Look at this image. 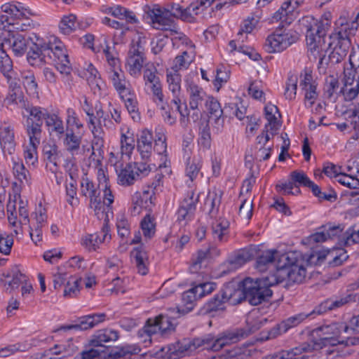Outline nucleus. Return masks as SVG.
<instances>
[{
  "label": "nucleus",
  "instance_id": "39",
  "mask_svg": "<svg viewBox=\"0 0 359 359\" xmlns=\"http://www.w3.org/2000/svg\"><path fill=\"white\" fill-rule=\"evenodd\" d=\"M25 127L29 138V143L39 145L42 134V126L40 125V123H34L32 118H27Z\"/></svg>",
  "mask_w": 359,
  "mask_h": 359
},
{
  "label": "nucleus",
  "instance_id": "13",
  "mask_svg": "<svg viewBox=\"0 0 359 359\" xmlns=\"http://www.w3.org/2000/svg\"><path fill=\"white\" fill-rule=\"evenodd\" d=\"M304 0H287L273 14V22L280 21L281 23L290 25L294 20L299 13V8L303 4Z\"/></svg>",
  "mask_w": 359,
  "mask_h": 359
},
{
  "label": "nucleus",
  "instance_id": "61",
  "mask_svg": "<svg viewBox=\"0 0 359 359\" xmlns=\"http://www.w3.org/2000/svg\"><path fill=\"white\" fill-rule=\"evenodd\" d=\"M201 168V161L199 159L193 158L191 161L189 158L186 167V176L192 183L198 177Z\"/></svg>",
  "mask_w": 359,
  "mask_h": 359
},
{
  "label": "nucleus",
  "instance_id": "37",
  "mask_svg": "<svg viewBox=\"0 0 359 359\" xmlns=\"http://www.w3.org/2000/svg\"><path fill=\"white\" fill-rule=\"evenodd\" d=\"M265 118L268 123L265 125V129H270L272 135H274L276 131L278 129L280 124L278 117L280 114L278 109L276 105L268 104L264 108Z\"/></svg>",
  "mask_w": 359,
  "mask_h": 359
},
{
  "label": "nucleus",
  "instance_id": "36",
  "mask_svg": "<svg viewBox=\"0 0 359 359\" xmlns=\"http://www.w3.org/2000/svg\"><path fill=\"white\" fill-rule=\"evenodd\" d=\"M166 137L163 131L157 132L156 134V139L154 147L153 150L157 154L161 156V163L158 165L159 168H167V163L168 162L167 158V144H166Z\"/></svg>",
  "mask_w": 359,
  "mask_h": 359
},
{
  "label": "nucleus",
  "instance_id": "11",
  "mask_svg": "<svg viewBox=\"0 0 359 359\" xmlns=\"http://www.w3.org/2000/svg\"><path fill=\"white\" fill-rule=\"evenodd\" d=\"M248 0H194L185 8L187 22H194L196 17L210 7L215 1H218L216 9H221L227 3L243 4Z\"/></svg>",
  "mask_w": 359,
  "mask_h": 359
},
{
  "label": "nucleus",
  "instance_id": "53",
  "mask_svg": "<svg viewBox=\"0 0 359 359\" xmlns=\"http://www.w3.org/2000/svg\"><path fill=\"white\" fill-rule=\"evenodd\" d=\"M46 124L52 132L57 135H62L65 133V127L61 118L55 114H49L46 116Z\"/></svg>",
  "mask_w": 359,
  "mask_h": 359
},
{
  "label": "nucleus",
  "instance_id": "15",
  "mask_svg": "<svg viewBox=\"0 0 359 359\" xmlns=\"http://www.w3.org/2000/svg\"><path fill=\"white\" fill-rule=\"evenodd\" d=\"M198 198L199 194H196L194 191L191 190L188 193L187 197L182 202L177 212V221L180 222H184V224H186L187 221L192 218Z\"/></svg>",
  "mask_w": 359,
  "mask_h": 359
},
{
  "label": "nucleus",
  "instance_id": "48",
  "mask_svg": "<svg viewBox=\"0 0 359 359\" xmlns=\"http://www.w3.org/2000/svg\"><path fill=\"white\" fill-rule=\"evenodd\" d=\"M143 79L146 87L151 89L161 85L159 77L157 76V70L153 67H146L143 72Z\"/></svg>",
  "mask_w": 359,
  "mask_h": 359
},
{
  "label": "nucleus",
  "instance_id": "23",
  "mask_svg": "<svg viewBox=\"0 0 359 359\" xmlns=\"http://www.w3.org/2000/svg\"><path fill=\"white\" fill-rule=\"evenodd\" d=\"M167 354L170 359H177L190 354L195 351L192 339H184L182 341L169 345Z\"/></svg>",
  "mask_w": 359,
  "mask_h": 359
},
{
  "label": "nucleus",
  "instance_id": "58",
  "mask_svg": "<svg viewBox=\"0 0 359 359\" xmlns=\"http://www.w3.org/2000/svg\"><path fill=\"white\" fill-rule=\"evenodd\" d=\"M112 16L120 20H125L128 23H136L137 22L133 12L120 6L113 7Z\"/></svg>",
  "mask_w": 359,
  "mask_h": 359
},
{
  "label": "nucleus",
  "instance_id": "59",
  "mask_svg": "<svg viewBox=\"0 0 359 359\" xmlns=\"http://www.w3.org/2000/svg\"><path fill=\"white\" fill-rule=\"evenodd\" d=\"M154 334H156V332L147 320L145 325L138 331L137 337L140 343H142L144 346L147 347L151 344V337Z\"/></svg>",
  "mask_w": 359,
  "mask_h": 359
},
{
  "label": "nucleus",
  "instance_id": "42",
  "mask_svg": "<svg viewBox=\"0 0 359 359\" xmlns=\"http://www.w3.org/2000/svg\"><path fill=\"white\" fill-rule=\"evenodd\" d=\"M81 143V136L79 132H74L73 129H67L64 144L69 152L74 154L77 152Z\"/></svg>",
  "mask_w": 359,
  "mask_h": 359
},
{
  "label": "nucleus",
  "instance_id": "9",
  "mask_svg": "<svg viewBox=\"0 0 359 359\" xmlns=\"http://www.w3.org/2000/svg\"><path fill=\"white\" fill-rule=\"evenodd\" d=\"M101 187L88 177H83L81 182V194L89 200L88 207L98 217L104 216V204L100 196Z\"/></svg>",
  "mask_w": 359,
  "mask_h": 359
},
{
  "label": "nucleus",
  "instance_id": "46",
  "mask_svg": "<svg viewBox=\"0 0 359 359\" xmlns=\"http://www.w3.org/2000/svg\"><path fill=\"white\" fill-rule=\"evenodd\" d=\"M262 11L257 9L250 16H248L242 23L241 29L238 35L243 33L250 34L255 28L260 19L262 18Z\"/></svg>",
  "mask_w": 359,
  "mask_h": 359
},
{
  "label": "nucleus",
  "instance_id": "44",
  "mask_svg": "<svg viewBox=\"0 0 359 359\" xmlns=\"http://www.w3.org/2000/svg\"><path fill=\"white\" fill-rule=\"evenodd\" d=\"M136 178L134 166L132 163H128L120 170L117 180L120 185L127 187L133 184Z\"/></svg>",
  "mask_w": 359,
  "mask_h": 359
},
{
  "label": "nucleus",
  "instance_id": "14",
  "mask_svg": "<svg viewBox=\"0 0 359 359\" xmlns=\"http://www.w3.org/2000/svg\"><path fill=\"white\" fill-rule=\"evenodd\" d=\"M252 329L237 328L233 330L224 332L216 337L215 347L217 351L231 344L236 343L241 339L247 337L251 334Z\"/></svg>",
  "mask_w": 359,
  "mask_h": 359
},
{
  "label": "nucleus",
  "instance_id": "64",
  "mask_svg": "<svg viewBox=\"0 0 359 359\" xmlns=\"http://www.w3.org/2000/svg\"><path fill=\"white\" fill-rule=\"evenodd\" d=\"M337 181L344 186L350 189L359 188V178L355 177L353 173H339L336 175Z\"/></svg>",
  "mask_w": 359,
  "mask_h": 359
},
{
  "label": "nucleus",
  "instance_id": "19",
  "mask_svg": "<svg viewBox=\"0 0 359 359\" xmlns=\"http://www.w3.org/2000/svg\"><path fill=\"white\" fill-rule=\"evenodd\" d=\"M100 235L89 234L82 238L81 244L89 251H95L99 248L100 243L111 239L108 222L104 219Z\"/></svg>",
  "mask_w": 359,
  "mask_h": 359
},
{
  "label": "nucleus",
  "instance_id": "60",
  "mask_svg": "<svg viewBox=\"0 0 359 359\" xmlns=\"http://www.w3.org/2000/svg\"><path fill=\"white\" fill-rule=\"evenodd\" d=\"M341 230L338 226H333L330 228L327 233L317 232L309 236V242L311 243H321L325 241L328 238H332L337 236Z\"/></svg>",
  "mask_w": 359,
  "mask_h": 359
},
{
  "label": "nucleus",
  "instance_id": "54",
  "mask_svg": "<svg viewBox=\"0 0 359 359\" xmlns=\"http://www.w3.org/2000/svg\"><path fill=\"white\" fill-rule=\"evenodd\" d=\"M78 26L76 17L73 14L64 16L59 24V28L64 34H71Z\"/></svg>",
  "mask_w": 359,
  "mask_h": 359
},
{
  "label": "nucleus",
  "instance_id": "51",
  "mask_svg": "<svg viewBox=\"0 0 359 359\" xmlns=\"http://www.w3.org/2000/svg\"><path fill=\"white\" fill-rule=\"evenodd\" d=\"M13 172L17 180H18L21 184H29V172L25 168L22 161H13Z\"/></svg>",
  "mask_w": 359,
  "mask_h": 359
},
{
  "label": "nucleus",
  "instance_id": "1",
  "mask_svg": "<svg viewBox=\"0 0 359 359\" xmlns=\"http://www.w3.org/2000/svg\"><path fill=\"white\" fill-rule=\"evenodd\" d=\"M302 254L290 251L281 254L276 263L274 274L254 280L245 278L240 285L244 299L252 305H258L272 295L270 287L285 282L287 286L292 283H300L306 277V268L303 265Z\"/></svg>",
  "mask_w": 359,
  "mask_h": 359
},
{
  "label": "nucleus",
  "instance_id": "33",
  "mask_svg": "<svg viewBox=\"0 0 359 359\" xmlns=\"http://www.w3.org/2000/svg\"><path fill=\"white\" fill-rule=\"evenodd\" d=\"M231 290L228 288L222 290L206 304L207 310L208 311L224 310L225 309V303L231 301Z\"/></svg>",
  "mask_w": 359,
  "mask_h": 359
},
{
  "label": "nucleus",
  "instance_id": "45",
  "mask_svg": "<svg viewBox=\"0 0 359 359\" xmlns=\"http://www.w3.org/2000/svg\"><path fill=\"white\" fill-rule=\"evenodd\" d=\"M221 194L217 193L215 191H210L207 196L205 205L207 208H209V215L211 218L216 217L219 207L221 203Z\"/></svg>",
  "mask_w": 359,
  "mask_h": 359
},
{
  "label": "nucleus",
  "instance_id": "2",
  "mask_svg": "<svg viewBox=\"0 0 359 359\" xmlns=\"http://www.w3.org/2000/svg\"><path fill=\"white\" fill-rule=\"evenodd\" d=\"M0 45L8 46L17 56H22L29 48L27 59L33 67L53 64L61 74L69 75L71 73L72 66L67 49L64 43L55 36L50 37L46 41L35 34L27 36L20 34H12Z\"/></svg>",
  "mask_w": 359,
  "mask_h": 359
},
{
  "label": "nucleus",
  "instance_id": "27",
  "mask_svg": "<svg viewBox=\"0 0 359 359\" xmlns=\"http://www.w3.org/2000/svg\"><path fill=\"white\" fill-rule=\"evenodd\" d=\"M153 136L150 131L142 130L137 140V149L143 160H148L153 151Z\"/></svg>",
  "mask_w": 359,
  "mask_h": 359
},
{
  "label": "nucleus",
  "instance_id": "24",
  "mask_svg": "<svg viewBox=\"0 0 359 359\" xmlns=\"http://www.w3.org/2000/svg\"><path fill=\"white\" fill-rule=\"evenodd\" d=\"M187 92L189 98V107L191 109H199L200 106L204 102L205 104L209 96L202 88L193 82L187 83Z\"/></svg>",
  "mask_w": 359,
  "mask_h": 359
},
{
  "label": "nucleus",
  "instance_id": "55",
  "mask_svg": "<svg viewBox=\"0 0 359 359\" xmlns=\"http://www.w3.org/2000/svg\"><path fill=\"white\" fill-rule=\"evenodd\" d=\"M25 109L29 114V118H32L34 120V123H39L40 125H43V120H46V116H48L50 113L46 109L34 107V106H29L25 107Z\"/></svg>",
  "mask_w": 359,
  "mask_h": 359
},
{
  "label": "nucleus",
  "instance_id": "56",
  "mask_svg": "<svg viewBox=\"0 0 359 359\" xmlns=\"http://www.w3.org/2000/svg\"><path fill=\"white\" fill-rule=\"evenodd\" d=\"M93 134L94 138L92 142V156L96 155L102 156L103 154V147L104 145V140L103 137V131L102 128L96 129L95 130H90Z\"/></svg>",
  "mask_w": 359,
  "mask_h": 359
},
{
  "label": "nucleus",
  "instance_id": "12",
  "mask_svg": "<svg viewBox=\"0 0 359 359\" xmlns=\"http://www.w3.org/2000/svg\"><path fill=\"white\" fill-rule=\"evenodd\" d=\"M315 311H312L310 313H300L294 316H290L287 319L283 320L280 323L276 325L275 327L271 328L270 330L266 332V334L264 335V332L262 333V339L269 340L274 339L278 336L285 333L290 328L294 327L302 323L305 319L315 313Z\"/></svg>",
  "mask_w": 359,
  "mask_h": 359
},
{
  "label": "nucleus",
  "instance_id": "28",
  "mask_svg": "<svg viewBox=\"0 0 359 359\" xmlns=\"http://www.w3.org/2000/svg\"><path fill=\"white\" fill-rule=\"evenodd\" d=\"M148 320L156 334H160L162 336L168 334L175 328L171 318L165 315L161 314L154 318H149Z\"/></svg>",
  "mask_w": 359,
  "mask_h": 359
},
{
  "label": "nucleus",
  "instance_id": "20",
  "mask_svg": "<svg viewBox=\"0 0 359 359\" xmlns=\"http://www.w3.org/2000/svg\"><path fill=\"white\" fill-rule=\"evenodd\" d=\"M16 144L13 127L7 124L0 126V145L4 154H14Z\"/></svg>",
  "mask_w": 359,
  "mask_h": 359
},
{
  "label": "nucleus",
  "instance_id": "49",
  "mask_svg": "<svg viewBox=\"0 0 359 359\" xmlns=\"http://www.w3.org/2000/svg\"><path fill=\"white\" fill-rule=\"evenodd\" d=\"M195 350L199 348H203L212 351H217L215 347L216 337L212 334H209L200 337H196L192 339Z\"/></svg>",
  "mask_w": 359,
  "mask_h": 359
},
{
  "label": "nucleus",
  "instance_id": "6",
  "mask_svg": "<svg viewBox=\"0 0 359 359\" xmlns=\"http://www.w3.org/2000/svg\"><path fill=\"white\" fill-rule=\"evenodd\" d=\"M157 29H168L172 23V18H180L187 22L185 8L180 4H168L165 7L159 5L147 6L144 9Z\"/></svg>",
  "mask_w": 359,
  "mask_h": 359
},
{
  "label": "nucleus",
  "instance_id": "43",
  "mask_svg": "<svg viewBox=\"0 0 359 359\" xmlns=\"http://www.w3.org/2000/svg\"><path fill=\"white\" fill-rule=\"evenodd\" d=\"M141 348L137 344H126L117 348L112 353L113 359H133L132 356L140 353Z\"/></svg>",
  "mask_w": 359,
  "mask_h": 359
},
{
  "label": "nucleus",
  "instance_id": "40",
  "mask_svg": "<svg viewBox=\"0 0 359 359\" xmlns=\"http://www.w3.org/2000/svg\"><path fill=\"white\" fill-rule=\"evenodd\" d=\"M20 79L22 80L27 93L34 97H37L39 88L34 73L29 70L22 71L20 72Z\"/></svg>",
  "mask_w": 359,
  "mask_h": 359
},
{
  "label": "nucleus",
  "instance_id": "38",
  "mask_svg": "<svg viewBox=\"0 0 359 359\" xmlns=\"http://www.w3.org/2000/svg\"><path fill=\"white\" fill-rule=\"evenodd\" d=\"M281 255L276 250H269L264 251L256 261V268L261 272L266 270L268 266L273 264L276 260H278Z\"/></svg>",
  "mask_w": 359,
  "mask_h": 359
},
{
  "label": "nucleus",
  "instance_id": "31",
  "mask_svg": "<svg viewBox=\"0 0 359 359\" xmlns=\"http://www.w3.org/2000/svg\"><path fill=\"white\" fill-rule=\"evenodd\" d=\"M85 76L93 93L100 95L104 84L97 70L91 64L88 66Z\"/></svg>",
  "mask_w": 359,
  "mask_h": 359
},
{
  "label": "nucleus",
  "instance_id": "30",
  "mask_svg": "<svg viewBox=\"0 0 359 359\" xmlns=\"http://www.w3.org/2000/svg\"><path fill=\"white\" fill-rule=\"evenodd\" d=\"M300 86L305 93L306 106L311 107L318 97L316 85L311 74H305L304 79L300 82Z\"/></svg>",
  "mask_w": 359,
  "mask_h": 359
},
{
  "label": "nucleus",
  "instance_id": "62",
  "mask_svg": "<svg viewBox=\"0 0 359 359\" xmlns=\"http://www.w3.org/2000/svg\"><path fill=\"white\" fill-rule=\"evenodd\" d=\"M132 204L133 205V212L139 214L142 208H148L152 204V200H145L143 194L140 192L135 193L132 196Z\"/></svg>",
  "mask_w": 359,
  "mask_h": 359
},
{
  "label": "nucleus",
  "instance_id": "18",
  "mask_svg": "<svg viewBox=\"0 0 359 359\" xmlns=\"http://www.w3.org/2000/svg\"><path fill=\"white\" fill-rule=\"evenodd\" d=\"M119 338V332L111 328L97 330L90 337L89 345L92 347H106Z\"/></svg>",
  "mask_w": 359,
  "mask_h": 359
},
{
  "label": "nucleus",
  "instance_id": "32",
  "mask_svg": "<svg viewBox=\"0 0 359 359\" xmlns=\"http://www.w3.org/2000/svg\"><path fill=\"white\" fill-rule=\"evenodd\" d=\"M131 256L137 269V272L144 276L148 271L149 259L147 252L142 246L135 248L131 252Z\"/></svg>",
  "mask_w": 359,
  "mask_h": 359
},
{
  "label": "nucleus",
  "instance_id": "52",
  "mask_svg": "<svg viewBox=\"0 0 359 359\" xmlns=\"http://www.w3.org/2000/svg\"><path fill=\"white\" fill-rule=\"evenodd\" d=\"M20 200H21L20 195L16 194L13 196V198L10 196L7 203L8 219L10 224L13 226H16L18 223L17 204Z\"/></svg>",
  "mask_w": 359,
  "mask_h": 359
},
{
  "label": "nucleus",
  "instance_id": "3",
  "mask_svg": "<svg viewBox=\"0 0 359 359\" xmlns=\"http://www.w3.org/2000/svg\"><path fill=\"white\" fill-rule=\"evenodd\" d=\"M331 22L330 12L325 13L319 20L312 16H305L300 20L302 26L306 30V44L311 52L319 53L325 48V36Z\"/></svg>",
  "mask_w": 359,
  "mask_h": 359
},
{
  "label": "nucleus",
  "instance_id": "7",
  "mask_svg": "<svg viewBox=\"0 0 359 359\" xmlns=\"http://www.w3.org/2000/svg\"><path fill=\"white\" fill-rule=\"evenodd\" d=\"M313 332L320 337L325 345L327 343L336 345L344 344L345 339H349L351 330L345 322L339 321L324 324L314 329ZM348 343V341H346V344Z\"/></svg>",
  "mask_w": 359,
  "mask_h": 359
},
{
  "label": "nucleus",
  "instance_id": "25",
  "mask_svg": "<svg viewBox=\"0 0 359 359\" xmlns=\"http://www.w3.org/2000/svg\"><path fill=\"white\" fill-rule=\"evenodd\" d=\"M93 119L90 122V116H88V126L90 130H95L98 128H102V124L103 123L105 127H111L112 124L111 121H108V114H105L103 110L102 106L100 102H97L93 107Z\"/></svg>",
  "mask_w": 359,
  "mask_h": 359
},
{
  "label": "nucleus",
  "instance_id": "26",
  "mask_svg": "<svg viewBox=\"0 0 359 359\" xmlns=\"http://www.w3.org/2000/svg\"><path fill=\"white\" fill-rule=\"evenodd\" d=\"M255 252V250L253 248L241 249L234 252L228 259V267L231 270L240 268L246 262L252 259Z\"/></svg>",
  "mask_w": 359,
  "mask_h": 359
},
{
  "label": "nucleus",
  "instance_id": "57",
  "mask_svg": "<svg viewBox=\"0 0 359 359\" xmlns=\"http://www.w3.org/2000/svg\"><path fill=\"white\" fill-rule=\"evenodd\" d=\"M207 252L203 250H200L192 259V264L189 267L190 272L197 273L198 271L207 264Z\"/></svg>",
  "mask_w": 359,
  "mask_h": 359
},
{
  "label": "nucleus",
  "instance_id": "8",
  "mask_svg": "<svg viewBox=\"0 0 359 359\" xmlns=\"http://www.w3.org/2000/svg\"><path fill=\"white\" fill-rule=\"evenodd\" d=\"M144 37L138 36L132 41L130 48L128 53L126 63V69L130 76L137 78L140 76L143 64L145 60Z\"/></svg>",
  "mask_w": 359,
  "mask_h": 359
},
{
  "label": "nucleus",
  "instance_id": "5",
  "mask_svg": "<svg viewBox=\"0 0 359 359\" xmlns=\"http://www.w3.org/2000/svg\"><path fill=\"white\" fill-rule=\"evenodd\" d=\"M102 42L100 48L97 51L102 50L108 65L107 69L108 78L120 97H125L130 94V90L132 89L130 83L126 79L125 74L121 69L119 59L110 50L106 37H103Z\"/></svg>",
  "mask_w": 359,
  "mask_h": 359
},
{
  "label": "nucleus",
  "instance_id": "17",
  "mask_svg": "<svg viewBox=\"0 0 359 359\" xmlns=\"http://www.w3.org/2000/svg\"><path fill=\"white\" fill-rule=\"evenodd\" d=\"M152 93V100L156 107L161 111V114L164 117V120L170 125L175 123L174 118L170 111V104L166 100L162 90V85L150 89Z\"/></svg>",
  "mask_w": 359,
  "mask_h": 359
},
{
  "label": "nucleus",
  "instance_id": "34",
  "mask_svg": "<svg viewBox=\"0 0 359 359\" xmlns=\"http://www.w3.org/2000/svg\"><path fill=\"white\" fill-rule=\"evenodd\" d=\"M229 226V222L222 217H219L212 222V234L215 241H226Z\"/></svg>",
  "mask_w": 359,
  "mask_h": 359
},
{
  "label": "nucleus",
  "instance_id": "16",
  "mask_svg": "<svg viewBox=\"0 0 359 359\" xmlns=\"http://www.w3.org/2000/svg\"><path fill=\"white\" fill-rule=\"evenodd\" d=\"M106 314L104 313L84 316L79 318L76 324L62 326L60 327V330H87L92 329L104 322L106 320Z\"/></svg>",
  "mask_w": 359,
  "mask_h": 359
},
{
  "label": "nucleus",
  "instance_id": "4",
  "mask_svg": "<svg viewBox=\"0 0 359 359\" xmlns=\"http://www.w3.org/2000/svg\"><path fill=\"white\" fill-rule=\"evenodd\" d=\"M336 26L334 35L338 42L329 55V60L332 64L341 62L350 52L353 46L350 36L355 34L358 23L356 20L348 21L345 18L341 17L336 22Z\"/></svg>",
  "mask_w": 359,
  "mask_h": 359
},
{
  "label": "nucleus",
  "instance_id": "10",
  "mask_svg": "<svg viewBox=\"0 0 359 359\" xmlns=\"http://www.w3.org/2000/svg\"><path fill=\"white\" fill-rule=\"evenodd\" d=\"M297 40V36L291 32H275L266 38L264 44L268 53H280L287 48Z\"/></svg>",
  "mask_w": 359,
  "mask_h": 359
},
{
  "label": "nucleus",
  "instance_id": "29",
  "mask_svg": "<svg viewBox=\"0 0 359 359\" xmlns=\"http://www.w3.org/2000/svg\"><path fill=\"white\" fill-rule=\"evenodd\" d=\"M166 81L168 89L173 95V99L171 100V103L178 102L181 92V74L176 72V70L168 69L166 70Z\"/></svg>",
  "mask_w": 359,
  "mask_h": 359
},
{
  "label": "nucleus",
  "instance_id": "41",
  "mask_svg": "<svg viewBox=\"0 0 359 359\" xmlns=\"http://www.w3.org/2000/svg\"><path fill=\"white\" fill-rule=\"evenodd\" d=\"M195 57L194 50H183L182 55L175 57L173 65L170 69L180 70L187 69L194 61Z\"/></svg>",
  "mask_w": 359,
  "mask_h": 359
},
{
  "label": "nucleus",
  "instance_id": "35",
  "mask_svg": "<svg viewBox=\"0 0 359 359\" xmlns=\"http://www.w3.org/2000/svg\"><path fill=\"white\" fill-rule=\"evenodd\" d=\"M135 147V140L132 132L128 130L126 133H121L120 137V154L121 158L124 156L128 159Z\"/></svg>",
  "mask_w": 359,
  "mask_h": 359
},
{
  "label": "nucleus",
  "instance_id": "21",
  "mask_svg": "<svg viewBox=\"0 0 359 359\" xmlns=\"http://www.w3.org/2000/svg\"><path fill=\"white\" fill-rule=\"evenodd\" d=\"M318 349V343L313 344H303L290 351H283L280 353V359H318V354L307 355L303 353H309Z\"/></svg>",
  "mask_w": 359,
  "mask_h": 359
},
{
  "label": "nucleus",
  "instance_id": "22",
  "mask_svg": "<svg viewBox=\"0 0 359 359\" xmlns=\"http://www.w3.org/2000/svg\"><path fill=\"white\" fill-rule=\"evenodd\" d=\"M351 74L350 71L344 72V84L340 92L343 94L346 101L354 100L359 93V77Z\"/></svg>",
  "mask_w": 359,
  "mask_h": 359
},
{
  "label": "nucleus",
  "instance_id": "50",
  "mask_svg": "<svg viewBox=\"0 0 359 359\" xmlns=\"http://www.w3.org/2000/svg\"><path fill=\"white\" fill-rule=\"evenodd\" d=\"M141 229L145 242L151 239L156 233V224L154 219L149 215H147L141 222Z\"/></svg>",
  "mask_w": 359,
  "mask_h": 359
},
{
  "label": "nucleus",
  "instance_id": "63",
  "mask_svg": "<svg viewBox=\"0 0 359 359\" xmlns=\"http://www.w3.org/2000/svg\"><path fill=\"white\" fill-rule=\"evenodd\" d=\"M66 126L67 129L74 130L75 127L78 130L83 128V124L73 108L69 107L66 110Z\"/></svg>",
  "mask_w": 359,
  "mask_h": 359
},
{
  "label": "nucleus",
  "instance_id": "47",
  "mask_svg": "<svg viewBox=\"0 0 359 359\" xmlns=\"http://www.w3.org/2000/svg\"><path fill=\"white\" fill-rule=\"evenodd\" d=\"M196 300V294L190 289L184 292L182 295V304L177 307V313L179 314H185L191 311L194 306V302Z\"/></svg>",
  "mask_w": 359,
  "mask_h": 359
}]
</instances>
